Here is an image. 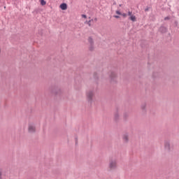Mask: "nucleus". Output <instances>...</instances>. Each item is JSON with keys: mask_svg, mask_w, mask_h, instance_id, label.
I'll return each instance as SVG.
<instances>
[{"mask_svg": "<svg viewBox=\"0 0 179 179\" xmlns=\"http://www.w3.org/2000/svg\"><path fill=\"white\" fill-rule=\"evenodd\" d=\"M92 22H93V20H90L89 21L86 20V21L85 22V23L87 24H88V26L90 27V26H92V24H91Z\"/></svg>", "mask_w": 179, "mask_h": 179, "instance_id": "15", "label": "nucleus"}, {"mask_svg": "<svg viewBox=\"0 0 179 179\" xmlns=\"http://www.w3.org/2000/svg\"><path fill=\"white\" fill-rule=\"evenodd\" d=\"M59 8L62 10H66L68 9V4L66 3H62L60 4Z\"/></svg>", "mask_w": 179, "mask_h": 179, "instance_id": "9", "label": "nucleus"}, {"mask_svg": "<svg viewBox=\"0 0 179 179\" xmlns=\"http://www.w3.org/2000/svg\"><path fill=\"white\" fill-rule=\"evenodd\" d=\"M141 108L143 113H146V103L145 102H143L141 104Z\"/></svg>", "mask_w": 179, "mask_h": 179, "instance_id": "11", "label": "nucleus"}, {"mask_svg": "<svg viewBox=\"0 0 179 179\" xmlns=\"http://www.w3.org/2000/svg\"><path fill=\"white\" fill-rule=\"evenodd\" d=\"M109 76L111 82H115L117 79V73H115V71H110Z\"/></svg>", "mask_w": 179, "mask_h": 179, "instance_id": "4", "label": "nucleus"}, {"mask_svg": "<svg viewBox=\"0 0 179 179\" xmlns=\"http://www.w3.org/2000/svg\"><path fill=\"white\" fill-rule=\"evenodd\" d=\"M165 149L166 150H168V152H170V141H165L164 143Z\"/></svg>", "mask_w": 179, "mask_h": 179, "instance_id": "10", "label": "nucleus"}, {"mask_svg": "<svg viewBox=\"0 0 179 179\" xmlns=\"http://www.w3.org/2000/svg\"><path fill=\"white\" fill-rule=\"evenodd\" d=\"M82 17H84V19H86V17H87V16L85 14H83L82 15Z\"/></svg>", "mask_w": 179, "mask_h": 179, "instance_id": "24", "label": "nucleus"}, {"mask_svg": "<svg viewBox=\"0 0 179 179\" xmlns=\"http://www.w3.org/2000/svg\"><path fill=\"white\" fill-rule=\"evenodd\" d=\"M47 1L45 0H41V5H42V6H44V5H46Z\"/></svg>", "mask_w": 179, "mask_h": 179, "instance_id": "17", "label": "nucleus"}, {"mask_svg": "<svg viewBox=\"0 0 179 179\" xmlns=\"http://www.w3.org/2000/svg\"><path fill=\"white\" fill-rule=\"evenodd\" d=\"M0 52H1V49H0Z\"/></svg>", "mask_w": 179, "mask_h": 179, "instance_id": "32", "label": "nucleus"}, {"mask_svg": "<svg viewBox=\"0 0 179 179\" xmlns=\"http://www.w3.org/2000/svg\"><path fill=\"white\" fill-rule=\"evenodd\" d=\"M88 43H90V45L94 44V41H93V38H92V36L88 38Z\"/></svg>", "mask_w": 179, "mask_h": 179, "instance_id": "14", "label": "nucleus"}, {"mask_svg": "<svg viewBox=\"0 0 179 179\" xmlns=\"http://www.w3.org/2000/svg\"><path fill=\"white\" fill-rule=\"evenodd\" d=\"M129 19V20H131V22H136V17L134 15H130Z\"/></svg>", "mask_w": 179, "mask_h": 179, "instance_id": "12", "label": "nucleus"}, {"mask_svg": "<svg viewBox=\"0 0 179 179\" xmlns=\"http://www.w3.org/2000/svg\"><path fill=\"white\" fill-rule=\"evenodd\" d=\"M169 31V29L167 27L164 26V24H162L159 28H158V33H160V34H166Z\"/></svg>", "mask_w": 179, "mask_h": 179, "instance_id": "3", "label": "nucleus"}, {"mask_svg": "<svg viewBox=\"0 0 179 179\" xmlns=\"http://www.w3.org/2000/svg\"><path fill=\"white\" fill-rule=\"evenodd\" d=\"M75 139H76V145H78V137H76Z\"/></svg>", "mask_w": 179, "mask_h": 179, "instance_id": "27", "label": "nucleus"}, {"mask_svg": "<svg viewBox=\"0 0 179 179\" xmlns=\"http://www.w3.org/2000/svg\"><path fill=\"white\" fill-rule=\"evenodd\" d=\"M117 15H122L121 12L120 10H116Z\"/></svg>", "mask_w": 179, "mask_h": 179, "instance_id": "23", "label": "nucleus"}, {"mask_svg": "<svg viewBox=\"0 0 179 179\" xmlns=\"http://www.w3.org/2000/svg\"><path fill=\"white\" fill-rule=\"evenodd\" d=\"M87 100L88 103L92 104L93 103V99H94V90H90L86 92Z\"/></svg>", "mask_w": 179, "mask_h": 179, "instance_id": "1", "label": "nucleus"}, {"mask_svg": "<svg viewBox=\"0 0 179 179\" xmlns=\"http://www.w3.org/2000/svg\"><path fill=\"white\" fill-rule=\"evenodd\" d=\"M94 20L96 22V20H97V18H94Z\"/></svg>", "mask_w": 179, "mask_h": 179, "instance_id": "31", "label": "nucleus"}, {"mask_svg": "<svg viewBox=\"0 0 179 179\" xmlns=\"http://www.w3.org/2000/svg\"><path fill=\"white\" fill-rule=\"evenodd\" d=\"M115 122H120V113H118V110L115 111L114 113V118H113Z\"/></svg>", "mask_w": 179, "mask_h": 179, "instance_id": "6", "label": "nucleus"}, {"mask_svg": "<svg viewBox=\"0 0 179 179\" xmlns=\"http://www.w3.org/2000/svg\"><path fill=\"white\" fill-rule=\"evenodd\" d=\"M108 167L110 170H115L117 169V159L110 158Z\"/></svg>", "mask_w": 179, "mask_h": 179, "instance_id": "2", "label": "nucleus"}, {"mask_svg": "<svg viewBox=\"0 0 179 179\" xmlns=\"http://www.w3.org/2000/svg\"><path fill=\"white\" fill-rule=\"evenodd\" d=\"M52 93L55 96H61V89L57 88L52 91Z\"/></svg>", "mask_w": 179, "mask_h": 179, "instance_id": "8", "label": "nucleus"}, {"mask_svg": "<svg viewBox=\"0 0 179 179\" xmlns=\"http://www.w3.org/2000/svg\"><path fill=\"white\" fill-rule=\"evenodd\" d=\"M119 6L121 8V6H122V4H120Z\"/></svg>", "mask_w": 179, "mask_h": 179, "instance_id": "30", "label": "nucleus"}, {"mask_svg": "<svg viewBox=\"0 0 179 179\" xmlns=\"http://www.w3.org/2000/svg\"><path fill=\"white\" fill-rule=\"evenodd\" d=\"M94 78L95 79V80H97V79H99V76H97V73H94Z\"/></svg>", "mask_w": 179, "mask_h": 179, "instance_id": "18", "label": "nucleus"}, {"mask_svg": "<svg viewBox=\"0 0 179 179\" xmlns=\"http://www.w3.org/2000/svg\"><path fill=\"white\" fill-rule=\"evenodd\" d=\"M155 73H154L152 74L153 78H156V76H155Z\"/></svg>", "mask_w": 179, "mask_h": 179, "instance_id": "28", "label": "nucleus"}, {"mask_svg": "<svg viewBox=\"0 0 179 179\" xmlns=\"http://www.w3.org/2000/svg\"><path fill=\"white\" fill-rule=\"evenodd\" d=\"M121 15L123 16V17H127V16H128L127 13H122Z\"/></svg>", "mask_w": 179, "mask_h": 179, "instance_id": "20", "label": "nucleus"}, {"mask_svg": "<svg viewBox=\"0 0 179 179\" xmlns=\"http://www.w3.org/2000/svg\"><path fill=\"white\" fill-rule=\"evenodd\" d=\"M129 117V114L128 113L125 112L123 114V118H124V121H127V120H128Z\"/></svg>", "mask_w": 179, "mask_h": 179, "instance_id": "13", "label": "nucleus"}, {"mask_svg": "<svg viewBox=\"0 0 179 179\" xmlns=\"http://www.w3.org/2000/svg\"><path fill=\"white\" fill-rule=\"evenodd\" d=\"M149 9H150V7L149 6H147L145 8V12H148Z\"/></svg>", "mask_w": 179, "mask_h": 179, "instance_id": "19", "label": "nucleus"}, {"mask_svg": "<svg viewBox=\"0 0 179 179\" xmlns=\"http://www.w3.org/2000/svg\"><path fill=\"white\" fill-rule=\"evenodd\" d=\"M0 179H2V171L0 170Z\"/></svg>", "mask_w": 179, "mask_h": 179, "instance_id": "26", "label": "nucleus"}, {"mask_svg": "<svg viewBox=\"0 0 179 179\" xmlns=\"http://www.w3.org/2000/svg\"><path fill=\"white\" fill-rule=\"evenodd\" d=\"M28 131L30 134H34V132H36V126L34 124H29Z\"/></svg>", "mask_w": 179, "mask_h": 179, "instance_id": "5", "label": "nucleus"}, {"mask_svg": "<svg viewBox=\"0 0 179 179\" xmlns=\"http://www.w3.org/2000/svg\"><path fill=\"white\" fill-rule=\"evenodd\" d=\"M164 20H170V17L169 16L165 17Z\"/></svg>", "mask_w": 179, "mask_h": 179, "instance_id": "22", "label": "nucleus"}, {"mask_svg": "<svg viewBox=\"0 0 179 179\" xmlns=\"http://www.w3.org/2000/svg\"><path fill=\"white\" fill-rule=\"evenodd\" d=\"M122 140L124 143H128V142H129V136H128V134L123 135Z\"/></svg>", "mask_w": 179, "mask_h": 179, "instance_id": "7", "label": "nucleus"}, {"mask_svg": "<svg viewBox=\"0 0 179 179\" xmlns=\"http://www.w3.org/2000/svg\"><path fill=\"white\" fill-rule=\"evenodd\" d=\"M113 17H115V19H120V15H114Z\"/></svg>", "mask_w": 179, "mask_h": 179, "instance_id": "25", "label": "nucleus"}, {"mask_svg": "<svg viewBox=\"0 0 179 179\" xmlns=\"http://www.w3.org/2000/svg\"><path fill=\"white\" fill-rule=\"evenodd\" d=\"M127 15H128V16H132V12L128 11Z\"/></svg>", "mask_w": 179, "mask_h": 179, "instance_id": "21", "label": "nucleus"}, {"mask_svg": "<svg viewBox=\"0 0 179 179\" xmlns=\"http://www.w3.org/2000/svg\"><path fill=\"white\" fill-rule=\"evenodd\" d=\"M113 5H117V2L114 1Z\"/></svg>", "mask_w": 179, "mask_h": 179, "instance_id": "29", "label": "nucleus"}, {"mask_svg": "<svg viewBox=\"0 0 179 179\" xmlns=\"http://www.w3.org/2000/svg\"><path fill=\"white\" fill-rule=\"evenodd\" d=\"M89 50H90V51H94V44L90 45Z\"/></svg>", "mask_w": 179, "mask_h": 179, "instance_id": "16", "label": "nucleus"}]
</instances>
